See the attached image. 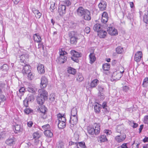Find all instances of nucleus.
I'll return each instance as SVG.
<instances>
[{
	"label": "nucleus",
	"instance_id": "obj_1",
	"mask_svg": "<svg viewBox=\"0 0 148 148\" xmlns=\"http://www.w3.org/2000/svg\"><path fill=\"white\" fill-rule=\"evenodd\" d=\"M100 125L99 124L94 123L93 127H88L87 130L88 133L91 135L98 134L100 132Z\"/></svg>",
	"mask_w": 148,
	"mask_h": 148
},
{
	"label": "nucleus",
	"instance_id": "obj_9",
	"mask_svg": "<svg viewBox=\"0 0 148 148\" xmlns=\"http://www.w3.org/2000/svg\"><path fill=\"white\" fill-rule=\"evenodd\" d=\"M40 112L42 114H41L42 117L43 119H45L47 117L46 112L47 110V108L44 106H42L39 108Z\"/></svg>",
	"mask_w": 148,
	"mask_h": 148
},
{
	"label": "nucleus",
	"instance_id": "obj_28",
	"mask_svg": "<svg viewBox=\"0 0 148 148\" xmlns=\"http://www.w3.org/2000/svg\"><path fill=\"white\" fill-rule=\"evenodd\" d=\"M89 58L90 61V63L92 64L96 60V58L95 56V55L93 53H91L89 55Z\"/></svg>",
	"mask_w": 148,
	"mask_h": 148
},
{
	"label": "nucleus",
	"instance_id": "obj_20",
	"mask_svg": "<svg viewBox=\"0 0 148 148\" xmlns=\"http://www.w3.org/2000/svg\"><path fill=\"white\" fill-rule=\"evenodd\" d=\"M27 89L29 92L33 93H35V92L36 90L35 86L32 85H29L27 88Z\"/></svg>",
	"mask_w": 148,
	"mask_h": 148
},
{
	"label": "nucleus",
	"instance_id": "obj_47",
	"mask_svg": "<svg viewBox=\"0 0 148 148\" xmlns=\"http://www.w3.org/2000/svg\"><path fill=\"white\" fill-rule=\"evenodd\" d=\"M56 148H64V143L62 142L57 143Z\"/></svg>",
	"mask_w": 148,
	"mask_h": 148
},
{
	"label": "nucleus",
	"instance_id": "obj_11",
	"mask_svg": "<svg viewBox=\"0 0 148 148\" xmlns=\"http://www.w3.org/2000/svg\"><path fill=\"white\" fill-rule=\"evenodd\" d=\"M143 54L141 51L137 52L135 54L134 56V60L136 62H139L141 60L142 58Z\"/></svg>",
	"mask_w": 148,
	"mask_h": 148
},
{
	"label": "nucleus",
	"instance_id": "obj_37",
	"mask_svg": "<svg viewBox=\"0 0 148 148\" xmlns=\"http://www.w3.org/2000/svg\"><path fill=\"white\" fill-rule=\"evenodd\" d=\"M99 81L97 79L93 80L90 84V87L92 88L95 87Z\"/></svg>",
	"mask_w": 148,
	"mask_h": 148
},
{
	"label": "nucleus",
	"instance_id": "obj_35",
	"mask_svg": "<svg viewBox=\"0 0 148 148\" xmlns=\"http://www.w3.org/2000/svg\"><path fill=\"white\" fill-rule=\"evenodd\" d=\"M71 53L72 56H73L76 57L78 58L81 56L80 53L75 50H73L71 51Z\"/></svg>",
	"mask_w": 148,
	"mask_h": 148
},
{
	"label": "nucleus",
	"instance_id": "obj_39",
	"mask_svg": "<svg viewBox=\"0 0 148 148\" xmlns=\"http://www.w3.org/2000/svg\"><path fill=\"white\" fill-rule=\"evenodd\" d=\"M76 79L77 81L79 82L83 80L84 79V78L83 77L82 74L79 73L78 74Z\"/></svg>",
	"mask_w": 148,
	"mask_h": 148
},
{
	"label": "nucleus",
	"instance_id": "obj_59",
	"mask_svg": "<svg viewBox=\"0 0 148 148\" xmlns=\"http://www.w3.org/2000/svg\"><path fill=\"white\" fill-rule=\"evenodd\" d=\"M28 102L29 101L27 100V99H25L23 101L24 105L26 107H27L28 106Z\"/></svg>",
	"mask_w": 148,
	"mask_h": 148
},
{
	"label": "nucleus",
	"instance_id": "obj_63",
	"mask_svg": "<svg viewBox=\"0 0 148 148\" xmlns=\"http://www.w3.org/2000/svg\"><path fill=\"white\" fill-rule=\"evenodd\" d=\"M85 32L87 34H88L90 31V28L89 27H86L84 29Z\"/></svg>",
	"mask_w": 148,
	"mask_h": 148
},
{
	"label": "nucleus",
	"instance_id": "obj_50",
	"mask_svg": "<svg viewBox=\"0 0 148 148\" xmlns=\"http://www.w3.org/2000/svg\"><path fill=\"white\" fill-rule=\"evenodd\" d=\"M148 83V78L146 77L144 79L142 85L144 87H146Z\"/></svg>",
	"mask_w": 148,
	"mask_h": 148
},
{
	"label": "nucleus",
	"instance_id": "obj_42",
	"mask_svg": "<svg viewBox=\"0 0 148 148\" xmlns=\"http://www.w3.org/2000/svg\"><path fill=\"white\" fill-rule=\"evenodd\" d=\"M1 69L3 71H6L8 69V66L6 64H4L1 67Z\"/></svg>",
	"mask_w": 148,
	"mask_h": 148
},
{
	"label": "nucleus",
	"instance_id": "obj_34",
	"mask_svg": "<svg viewBox=\"0 0 148 148\" xmlns=\"http://www.w3.org/2000/svg\"><path fill=\"white\" fill-rule=\"evenodd\" d=\"M66 126V123L62 121H58V127L60 129L64 128Z\"/></svg>",
	"mask_w": 148,
	"mask_h": 148
},
{
	"label": "nucleus",
	"instance_id": "obj_16",
	"mask_svg": "<svg viewBox=\"0 0 148 148\" xmlns=\"http://www.w3.org/2000/svg\"><path fill=\"white\" fill-rule=\"evenodd\" d=\"M32 12L35 14L36 18H39L42 16V14L37 9L35 8H33L32 9Z\"/></svg>",
	"mask_w": 148,
	"mask_h": 148
},
{
	"label": "nucleus",
	"instance_id": "obj_57",
	"mask_svg": "<svg viewBox=\"0 0 148 148\" xmlns=\"http://www.w3.org/2000/svg\"><path fill=\"white\" fill-rule=\"evenodd\" d=\"M50 127V126L48 124H46L42 126V128L44 130H47V129L49 128Z\"/></svg>",
	"mask_w": 148,
	"mask_h": 148
},
{
	"label": "nucleus",
	"instance_id": "obj_4",
	"mask_svg": "<svg viewBox=\"0 0 148 148\" xmlns=\"http://www.w3.org/2000/svg\"><path fill=\"white\" fill-rule=\"evenodd\" d=\"M22 65L23 66V69L22 71L24 75H25L30 72L31 68L29 65L24 63Z\"/></svg>",
	"mask_w": 148,
	"mask_h": 148
},
{
	"label": "nucleus",
	"instance_id": "obj_46",
	"mask_svg": "<svg viewBox=\"0 0 148 148\" xmlns=\"http://www.w3.org/2000/svg\"><path fill=\"white\" fill-rule=\"evenodd\" d=\"M78 145L79 144V146L81 148H86L85 145V143L84 142H81L77 143Z\"/></svg>",
	"mask_w": 148,
	"mask_h": 148
},
{
	"label": "nucleus",
	"instance_id": "obj_60",
	"mask_svg": "<svg viewBox=\"0 0 148 148\" xmlns=\"http://www.w3.org/2000/svg\"><path fill=\"white\" fill-rule=\"evenodd\" d=\"M26 56V55H25V56ZM20 58L21 61L24 63V62L25 61V56L24 55H21L20 57Z\"/></svg>",
	"mask_w": 148,
	"mask_h": 148
},
{
	"label": "nucleus",
	"instance_id": "obj_2",
	"mask_svg": "<svg viewBox=\"0 0 148 148\" xmlns=\"http://www.w3.org/2000/svg\"><path fill=\"white\" fill-rule=\"evenodd\" d=\"M69 36L70 38L71 43L72 44L76 43L78 38L76 32L74 31H71L69 33Z\"/></svg>",
	"mask_w": 148,
	"mask_h": 148
},
{
	"label": "nucleus",
	"instance_id": "obj_26",
	"mask_svg": "<svg viewBox=\"0 0 148 148\" xmlns=\"http://www.w3.org/2000/svg\"><path fill=\"white\" fill-rule=\"evenodd\" d=\"M57 117L58 121H62L65 123L66 119L64 115H62V114L59 113L57 115Z\"/></svg>",
	"mask_w": 148,
	"mask_h": 148
},
{
	"label": "nucleus",
	"instance_id": "obj_41",
	"mask_svg": "<svg viewBox=\"0 0 148 148\" xmlns=\"http://www.w3.org/2000/svg\"><path fill=\"white\" fill-rule=\"evenodd\" d=\"M116 51L118 53H121L123 51V48L121 47H118L116 48Z\"/></svg>",
	"mask_w": 148,
	"mask_h": 148
},
{
	"label": "nucleus",
	"instance_id": "obj_54",
	"mask_svg": "<svg viewBox=\"0 0 148 148\" xmlns=\"http://www.w3.org/2000/svg\"><path fill=\"white\" fill-rule=\"evenodd\" d=\"M32 110L29 108H26L24 110V112L27 114H28L31 112H32Z\"/></svg>",
	"mask_w": 148,
	"mask_h": 148
},
{
	"label": "nucleus",
	"instance_id": "obj_17",
	"mask_svg": "<svg viewBox=\"0 0 148 148\" xmlns=\"http://www.w3.org/2000/svg\"><path fill=\"white\" fill-rule=\"evenodd\" d=\"M85 9L81 6L79 7L77 10V14L80 16H82Z\"/></svg>",
	"mask_w": 148,
	"mask_h": 148
},
{
	"label": "nucleus",
	"instance_id": "obj_55",
	"mask_svg": "<svg viewBox=\"0 0 148 148\" xmlns=\"http://www.w3.org/2000/svg\"><path fill=\"white\" fill-rule=\"evenodd\" d=\"M64 5H65L66 6H69L71 5V3L69 0H65L64 1Z\"/></svg>",
	"mask_w": 148,
	"mask_h": 148
},
{
	"label": "nucleus",
	"instance_id": "obj_27",
	"mask_svg": "<svg viewBox=\"0 0 148 148\" xmlns=\"http://www.w3.org/2000/svg\"><path fill=\"white\" fill-rule=\"evenodd\" d=\"M14 128L15 130V133H20L23 131V129L21 126L19 125H16L15 126Z\"/></svg>",
	"mask_w": 148,
	"mask_h": 148
},
{
	"label": "nucleus",
	"instance_id": "obj_49",
	"mask_svg": "<svg viewBox=\"0 0 148 148\" xmlns=\"http://www.w3.org/2000/svg\"><path fill=\"white\" fill-rule=\"evenodd\" d=\"M26 99H27L29 101H33L34 100V96L33 95H30L27 97Z\"/></svg>",
	"mask_w": 148,
	"mask_h": 148
},
{
	"label": "nucleus",
	"instance_id": "obj_44",
	"mask_svg": "<svg viewBox=\"0 0 148 148\" xmlns=\"http://www.w3.org/2000/svg\"><path fill=\"white\" fill-rule=\"evenodd\" d=\"M27 73H28L27 76L28 79L30 80H32L34 78V75L33 74L30 72Z\"/></svg>",
	"mask_w": 148,
	"mask_h": 148
},
{
	"label": "nucleus",
	"instance_id": "obj_23",
	"mask_svg": "<svg viewBox=\"0 0 148 148\" xmlns=\"http://www.w3.org/2000/svg\"><path fill=\"white\" fill-rule=\"evenodd\" d=\"M98 90L99 91V96H100V95L102 97V99H103L104 98L103 97V92L104 91V88L103 86L101 85H99L98 86Z\"/></svg>",
	"mask_w": 148,
	"mask_h": 148
},
{
	"label": "nucleus",
	"instance_id": "obj_62",
	"mask_svg": "<svg viewBox=\"0 0 148 148\" xmlns=\"http://www.w3.org/2000/svg\"><path fill=\"white\" fill-rule=\"evenodd\" d=\"M144 122L145 124H148V116H146L144 117Z\"/></svg>",
	"mask_w": 148,
	"mask_h": 148
},
{
	"label": "nucleus",
	"instance_id": "obj_56",
	"mask_svg": "<svg viewBox=\"0 0 148 148\" xmlns=\"http://www.w3.org/2000/svg\"><path fill=\"white\" fill-rule=\"evenodd\" d=\"M132 122H131L130 124L133 127V128H136L138 126V125L137 123H134V121Z\"/></svg>",
	"mask_w": 148,
	"mask_h": 148
},
{
	"label": "nucleus",
	"instance_id": "obj_19",
	"mask_svg": "<svg viewBox=\"0 0 148 148\" xmlns=\"http://www.w3.org/2000/svg\"><path fill=\"white\" fill-rule=\"evenodd\" d=\"M66 56H60L58 59V62L60 64H63L66 61Z\"/></svg>",
	"mask_w": 148,
	"mask_h": 148
},
{
	"label": "nucleus",
	"instance_id": "obj_53",
	"mask_svg": "<svg viewBox=\"0 0 148 148\" xmlns=\"http://www.w3.org/2000/svg\"><path fill=\"white\" fill-rule=\"evenodd\" d=\"M127 18L130 19L131 21L133 20V16L132 14L128 13L127 15Z\"/></svg>",
	"mask_w": 148,
	"mask_h": 148
},
{
	"label": "nucleus",
	"instance_id": "obj_43",
	"mask_svg": "<svg viewBox=\"0 0 148 148\" xmlns=\"http://www.w3.org/2000/svg\"><path fill=\"white\" fill-rule=\"evenodd\" d=\"M56 8L55 3L53 1L51 2L50 8L52 10H51V11H53Z\"/></svg>",
	"mask_w": 148,
	"mask_h": 148
},
{
	"label": "nucleus",
	"instance_id": "obj_40",
	"mask_svg": "<svg viewBox=\"0 0 148 148\" xmlns=\"http://www.w3.org/2000/svg\"><path fill=\"white\" fill-rule=\"evenodd\" d=\"M102 67L104 70L108 71L110 68V65L109 64L105 63L103 65Z\"/></svg>",
	"mask_w": 148,
	"mask_h": 148
},
{
	"label": "nucleus",
	"instance_id": "obj_18",
	"mask_svg": "<svg viewBox=\"0 0 148 148\" xmlns=\"http://www.w3.org/2000/svg\"><path fill=\"white\" fill-rule=\"evenodd\" d=\"M37 70L40 74H43L45 72V69L44 65L41 64H39L37 68Z\"/></svg>",
	"mask_w": 148,
	"mask_h": 148
},
{
	"label": "nucleus",
	"instance_id": "obj_15",
	"mask_svg": "<svg viewBox=\"0 0 148 148\" xmlns=\"http://www.w3.org/2000/svg\"><path fill=\"white\" fill-rule=\"evenodd\" d=\"M102 18L101 20V22L104 23H106L108 20V13L104 12L102 15Z\"/></svg>",
	"mask_w": 148,
	"mask_h": 148
},
{
	"label": "nucleus",
	"instance_id": "obj_48",
	"mask_svg": "<svg viewBox=\"0 0 148 148\" xmlns=\"http://www.w3.org/2000/svg\"><path fill=\"white\" fill-rule=\"evenodd\" d=\"M33 136L34 138L37 139L40 137V135L38 132H36L33 133Z\"/></svg>",
	"mask_w": 148,
	"mask_h": 148
},
{
	"label": "nucleus",
	"instance_id": "obj_3",
	"mask_svg": "<svg viewBox=\"0 0 148 148\" xmlns=\"http://www.w3.org/2000/svg\"><path fill=\"white\" fill-rule=\"evenodd\" d=\"M124 71L122 72L119 71H116L113 73L112 75V78L114 80H119L122 76V74Z\"/></svg>",
	"mask_w": 148,
	"mask_h": 148
},
{
	"label": "nucleus",
	"instance_id": "obj_31",
	"mask_svg": "<svg viewBox=\"0 0 148 148\" xmlns=\"http://www.w3.org/2000/svg\"><path fill=\"white\" fill-rule=\"evenodd\" d=\"M46 99H44L43 98L41 97L38 96L37 97V101L38 103L40 105H42L44 102L45 100Z\"/></svg>",
	"mask_w": 148,
	"mask_h": 148
},
{
	"label": "nucleus",
	"instance_id": "obj_10",
	"mask_svg": "<svg viewBox=\"0 0 148 148\" xmlns=\"http://www.w3.org/2000/svg\"><path fill=\"white\" fill-rule=\"evenodd\" d=\"M58 12L61 16L64 14L66 12V7L65 5H60L58 7Z\"/></svg>",
	"mask_w": 148,
	"mask_h": 148
},
{
	"label": "nucleus",
	"instance_id": "obj_13",
	"mask_svg": "<svg viewBox=\"0 0 148 148\" xmlns=\"http://www.w3.org/2000/svg\"><path fill=\"white\" fill-rule=\"evenodd\" d=\"M106 6V3L104 1H101L98 5L99 8L101 11L105 10Z\"/></svg>",
	"mask_w": 148,
	"mask_h": 148
},
{
	"label": "nucleus",
	"instance_id": "obj_5",
	"mask_svg": "<svg viewBox=\"0 0 148 148\" xmlns=\"http://www.w3.org/2000/svg\"><path fill=\"white\" fill-rule=\"evenodd\" d=\"M5 143L9 146H13L15 144V139L14 137H9L5 142Z\"/></svg>",
	"mask_w": 148,
	"mask_h": 148
},
{
	"label": "nucleus",
	"instance_id": "obj_21",
	"mask_svg": "<svg viewBox=\"0 0 148 148\" xmlns=\"http://www.w3.org/2000/svg\"><path fill=\"white\" fill-rule=\"evenodd\" d=\"M33 38L34 41L37 43H40L41 41V38L38 34H36L33 35Z\"/></svg>",
	"mask_w": 148,
	"mask_h": 148
},
{
	"label": "nucleus",
	"instance_id": "obj_58",
	"mask_svg": "<svg viewBox=\"0 0 148 148\" xmlns=\"http://www.w3.org/2000/svg\"><path fill=\"white\" fill-rule=\"evenodd\" d=\"M122 129L121 125H119L117 126L116 128V131L117 132L121 133V132Z\"/></svg>",
	"mask_w": 148,
	"mask_h": 148
},
{
	"label": "nucleus",
	"instance_id": "obj_38",
	"mask_svg": "<svg viewBox=\"0 0 148 148\" xmlns=\"http://www.w3.org/2000/svg\"><path fill=\"white\" fill-rule=\"evenodd\" d=\"M77 108L76 107H73L71 110V116H77Z\"/></svg>",
	"mask_w": 148,
	"mask_h": 148
},
{
	"label": "nucleus",
	"instance_id": "obj_25",
	"mask_svg": "<svg viewBox=\"0 0 148 148\" xmlns=\"http://www.w3.org/2000/svg\"><path fill=\"white\" fill-rule=\"evenodd\" d=\"M101 105L98 103H96L94 106V109L95 112L96 113H99L100 112Z\"/></svg>",
	"mask_w": 148,
	"mask_h": 148
},
{
	"label": "nucleus",
	"instance_id": "obj_64",
	"mask_svg": "<svg viewBox=\"0 0 148 148\" xmlns=\"http://www.w3.org/2000/svg\"><path fill=\"white\" fill-rule=\"evenodd\" d=\"M139 144L134 143L132 145V148H138Z\"/></svg>",
	"mask_w": 148,
	"mask_h": 148
},
{
	"label": "nucleus",
	"instance_id": "obj_6",
	"mask_svg": "<svg viewBox=\"0 0 148 148\" xmlns=\"http://www.w3.org/2000/svg\"><path fill=\"white\" fill-rule=\"evenodd\" d=\"M77 116H70V120L69 121L71 124V126L73 127L74 125L76 124L77 123Z\"/></svg>",
	"mask_w": 148,
	"mask_h": 148
},
{
	"label": "nucleus",
	"instance_id": "obj_36",
	"mask_svg": "<svg viewBox=\"0 0 148 148\" xmlns=\"http://www.w3.org/2000/svg\"><path fill=\"white\" fill-rule=\"evenodd\" d=\"M103 108L104 109L105 112H109V109L108 108V107L107 106V103L106 102H104L102 103V106Z\"/></svg>",
	"mask_w": 148,
	"mask_h": 148
},
{
	"label": "nucleus",
	"instance_id": "obj_12",
	"mask_svg": "<svg viewBox=\"0 0 148 148\" xmlns=\"http://www.w3.org/2000/svg\"><path fill=\"white\" fill-rule=\"evenodd\" d=\"M107 31L111 35H115L117 34V30L113 27H108L107 29Z\"/></svg>",
	"mask_w": 148,
	"mask_h": 148
},
{
	"label": "nucleus",
	"instance_id": "obj_29",
	"mask_svg": "<svg viewBox=\"0 0 148 148\" xmlns=\"http://www.w3.org/2000/svg\"><path fill=\"white\" fill-rule=\"evenodd\" d=\"M93 29L95 31L98 32L101 30V26L100 24L97 23L94 25L93 27Z\"/></svg>",
	"mask_w": 148,
	"mask_h": 148
},
{
	"label": "nucleus",
	"instance_id": "obj_7",
	"mask_svg": "<svg viewBox=\"0 0 148 148\" xmlns=\"http://www.w3.org/2000/svg\"><path fill=\"white\" fill-rule=\"evenodd\" d=\"M48 81L47 78L44 76H42L41 78L40 87L41 88H45L47 84Z\"/></svg>",
	"mask_w": 148,
	"mask_h": 148
},
{
	"label": "nucleus",
	"instance_id": "obj_32",
	"mask_svg": "<svg viewBox=\"0 0 148 148\" xmlns=\"http://www.w3.org/2000/svg\"><path fill=\"white\" fill-rule=\"evenodd\" d=\"M67 71L69 74L73 75H74L76 72V71L75 69L71 67L68 68Z\"/></svg>",
	"mask_w": 148,
	"mask_h": 148
},
{
	"label": "nucleus",
	"instance_id": "obj_22",
	"mask_svg": "<svg viewBox=\"0 0 148 148\" xmlns=\"http://www.w3.org/2000/svg\"><path fill=\"white\" fill-rule=\"evenodd\" d=\"M98 141L100 143L105 142L108 140L106 136L104 134L99 136L98 138Z\"/></svg>",
	"mask_w": 148,
	"mask_h": 148
},
{
	"label": "nucleus",
	"instance_id": "obj_24",
	"mask_svg": "<svg viewBox=\"0 0 148 148\" xmlns=\"http://www.w3.org/2000/svg\"><path fill=\"white\" fill-rule=\"evenodd\" d=\"M107 34L106 32L103 30H101L98 32V35L101 38H104Z\"/></svg>",
	"mask_w": 148,
	"mask_h": 148
},
{
	"label": "nucleus",
	"instance_id": "obj_8",
	"mask_svg": "<svg viewBox=\"0 0 148 148\" xmlns=\"http://www.w3.org/2000/svg\"><path fill=\"white\" fill-rule=\"evenodd\" d=\"M126 137V135L123 134L117 135L115 137V140L118 143L121 142L125 140Z\"/></svg>",
	"mask_w": 148,
	"mask_h": 148
},
{
	"label": "nucleus",
	"instance_id": "obj_30",
	"mask_svg": "<svg viewBox=\"0 0 148 148\" xmlns=\"http://www.w3.org/2000/svg\"><path fill=\"white\" fill-rule=\"evenodd\" d=\"M83 18L84 20L88 21H89L91 19V15L89 10L88 12H86L85 15L83 17Z\"/></svg>",
	"mask_w": 148,
	"mask_h": 148
},
{
	"label": "nucleus",
	"instance_id": "obj_14",
	"mask_svg": "<svg viewBox=\"0 0 148 148\" xmlns=\"http://www.w3.org/2000/svg\"><path fill=\"white\" fill-rule=\"evenodd\" d=\"M38 92L40 93V96L41 97L44 99H47V92L43 89H40L38 90Z\"/></svg>",
	"mask_w": 148,
	"mask_h": 148
},
{
	"label": "nucleus",
	"instance_id": "obj_51",
	"mask_svg": "<svg viewBox=\"0 0 148 148\" xmlns=\"http://www.w3.org/2000/svg\"><path fill=\"white\" fill-rule=\"evenodd\" d=\"M6 134L4 132L1 133L0 134V140H2L6 138Z\"/></svg>",
	"mask_w": 148,
	"mask_h": 148
},
{
	"label": "nucleus",
	"instance_id": "obj_52",
	"mask_svg": "<svg viewBox=\"0 0 148 148\" xmlns=\"http://www.w3.org/2000/svg\"><path fill=\"white\" fill-rule=\"evenodd\" d=\"M25 88L23 87L21 88L19 90V92L21 94V96L23 95L25 92Z\"/></svg>",
	"mask_w": 148,
	"mask_h": 148
},
{
	"label": "nucleus",
	"instance_id": "obj_33",
	"mask_svg": "<svg viewBox=\"0 0 148 148\" xmlns=\"http://www.w3.org/2000/svg\"><path fill=\"white\" fill-rule=\"evenodd\" d=\"M44 134L46 136L49 138L51 137L53 135V133H52L49 130L45 131Z\"/></svg>",
	"mask_w": 148,
	"mask_h": 148
},
{
	"label": "nucleus",
	"instance_id": "obj_61",
	"mask_svg": "<svg viewBox=\"0 0 148 148\" xmlns=\"http://www.w3.org/2000/svg\"><path fill=\"white\" fill-rule=\"evenodd\" d=\"M71 59L77 62H78L79 61L78 58L73 56L71 57Z\"/></svg>",
	"mask_w": 148,
	"mask_h": 148
},
{
	"label": "nucleus",
	"instance_id": "obj_45",
	"mask_svg": "<svg viewBox=\"0 0 148 148\" xmlns=\"http://www.w3.org/2000/svg\"><path fill=\"white\" fill-rule=\"evenodd\" d=\"M60 56H65V55L67 54V53L63 50L62 49H60L59 50Z\"/></svg>",
	"mask_w": 148,
	"mask_h": 148
}]
</instances>
